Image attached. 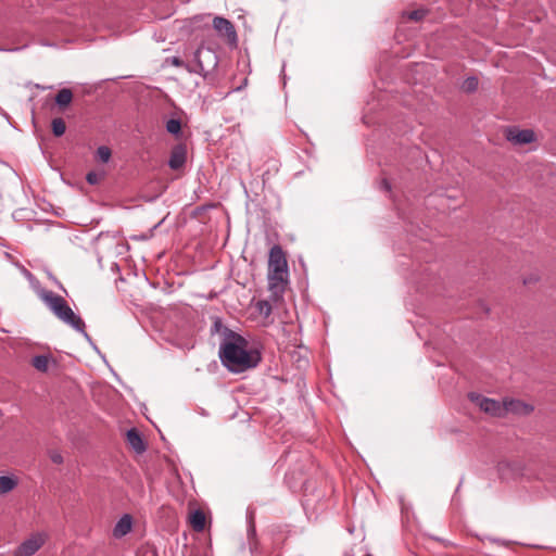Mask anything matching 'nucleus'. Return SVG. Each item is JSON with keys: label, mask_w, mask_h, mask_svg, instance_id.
I'll use <instances>...</instances> for the list:
<instances>
[{"label": "nucleus", "mask_w": 556, "mask_h": 556, "mask_svg": "<svg viewBox=\"0 0 556 556\" xmlns=\"http://www.w3.org/2000/svg\"><path fill=\"white\" fill-rule=\"evenodd\" d=\"M219 357L225 367L232 372H243L254 368L261 362V354L250 346L240 334L229 331L219 346Z\"/></svg>", "instance_id": "f257e3e1"}, {"label": "nucleus", "mask_w": 556, "mask_h": 556, "mask_svg": "<svg viewBox=\"0 0 556 556\" xmlns=\"http://www.w3.org/2000/svg\"><path fill=\"white\" fill-rule=\"evenodd\" d=\"M38 295L49 307V309L55 315V317H58L62 323L72 327L76 331L80 332L87 340L90 341V337L85 330L84 320L73 312L67 302L61 295L45 289L39 290Z\"/></svg>", "instance_id": "f03ea898"}, {"label": "nucleus", "mask_w": 556, "mask_h": 556, "mask_svg": "<svg viewBox=\"0 0 556 556\" xmlns=\"http://www.w3.org/2000/svg\"><path fill=\"white\" fill-rule=\"evenodd\" d=\"M218 64V58L216 53L201 45L193 54V61L191 66H187L189 73H195L206 77Z\"/></svg>", "instance_id": "7ed1b4c3"}, {"label": "nucleus", "mask_w": 556, "mask_h": 556, "mask_svg": "<svg viewBox=\"0 0 556 556\" xmlns=\"http://www.w3.org/2000/svg\"><path fill=\"white\" fill-rule=\"evenodd\" d=\"M469 399L477 406H479L481 410H483L492 416L501 417V416L505 415V407H504L503 402L501 403L500 401L484 397L478 393H470Z\"/></svg>", "instance_id": "20e7f679"}, {"label": "nucleus", "mask_w": 556, "mask_h": 556, "mask_svg": "<svg viewBox=\"0 0 556 556\" xmlns=\"http://www.w3.org/2000/svg\"><path fill=\"white\" fill-rule=\"evenodd\" d=\"M46 541V533H34L18 546L15 552V556H33L43 546Z\"/></svg>", "instance_id": "39448f33"}, {"label": "nucleus", "mask_w": 556, "mask_h": 556, "mask_svg": "<svg viewBox=\"0 0 556 556\" xmlns=\"http://www.w3.org/2000/svg\"><path fill=\"white\" fill-rule=\"evenodd\" d=\"M268 270L288 273V262L281 247L274 245L269 251Z\"/></svg>", "instance_id": "423d86ee"}, {"label": "nucleus", "mask_w": 556, "mask_h": 556, "mask_svg": "<svg viewBox=\"0 0 556 556\" xmlns=\"http://www.w3.org/2000/svg\"><path fill=\"white\" fill-rule=\"evenodd\" d=\"M506 139L515 144H527L535 140L534 131L531 129H519L517 127H508L505 130Z\"/></svg>", "instance_id": "0eeeda50"}, {"label": "nucleus", "mask_w": 556, "mask_h": 556, "mask_svg": "<svg viewBox=\"0 0 556 556\" xmlns=\"http://www.w3.org/2000/svg\"><path fill=\"white\" fill-rule=\"evenodd\" d=\"M213 27L218 34L224 35L230 42L237 41L235 26L229 20L222 16H215L213 18Z\"/></svg>", "instance_id": "6e6552de"}, {"label": "nucleus", "mask_w": 556, "mask_h": 556, "mask_svg": "<svg viewBox=\"0 0 556 556\" xmlns=\"http://www.w3.org/2000/svg\"><path fill=\"white\" fill-rule=\"evenodd\" d=\"M288 273H276L268 270V288L275 296H279L285 291Z\"/></svg>", "instance_id": "1a4fd4ad"}, {"label": "nucleus", "mask_w": 556, "mask_h": 556, "mask_svg": "<svg viewBox=\"0 0 556 556\" xmlns=\"http://www.w3.org/2000/svg\"><path fill=\"white\" fill-rule=\"evenodd\" d=\"M506 413H514L519 415H528L533 410V407L529 404L514 399H507L503 401Z\"/></svg>", "instance_id": "9d476101"}, {"label": "nucleus", "mask_w": 556, "mask_h": 556, "mask_svg": "<svg viewBox=\"0 0 556 556\" xmlns=\"http://www.w3.org/2000/svg\"><path fill=\"white\" fill-rule=\"evenodd\" d=\"M186 148L181 144H178L173 148L170 152V157L168 160V166L172 169H179L184 166L186 162Z\"/></svg>", "instance_id": "9b49d317"}, {"label": "nucleus", "mask_w": 556, "mask_h": 556, "mask_svg": "<svg viewBox=\"0 0 556 556\" xmlns=\"http://www.w3.org/2000/svg\"><path fill=\"white\" fill-rule=\"evenodd\" d=\"M132 528V518L130 515L126 514L116 522L113 528V536L115 539H121L128 534Z\"/></svg>", "instance_id": "f8f14e48"}, {"label": "nucleus", "mask_w": 556, "mask_h": 556, "mask_svg": "<svg viewBox=\"0 0 556 556\" xmlns=\"http://www.w3.org/2000/svg\"><path fill=\"white\" fill-rule=\"evenodd\" d=\"M127 442L132 447V450L138 454H141L146 451V445L141 438V434L135 428H131L127 431Z\"/></svg>", "instance_id": "ddd939ff"}, {"label": "nucleus", "mask_w": 556, "mask_h": 556, "mask_svg": "<svg viewBox=\"0 0 556 556\" xmlns=\"http://www.w3.org/2000/svg\"><path fill=\"white\" fill-rule=\"evenodd\" d=\"M208 16L210 15H198L188 21L187 27L192 31H210V23H208Z\"/></svg>", "instance_id": "4468645a"}, {"label": "nucleus", "mask_w": 556, "mask_h": 556, "mask_svg": "<svg viewBox=\"0 0 556 556\" xmlns=\"http://www.w3.org/2000/svg\"><path fill=\"white\" fill-rule=\"evenodd\" d=\"M52 358L50 355H36L31 358V365L40 372H46L49 369Z\"/></svg>", "instance_id": "2eb2a0df"}, {"label": "nucleus", "mask_w": 556, "mask_h": 556, "mask_svg": "<svg viewBox=\"0 0 556 556\" xmlns=\"http://www.w3.org/2000/svg\"><path fill=\"white\" fill-rule=\"evenodd\" d=\"M73 100V92L71 89L68 88H63L61 89L56 96H55V103L60 106V108H65L67 105H70V103L72 102Z\"/></svg>", "instance_id": "dca6fc26"}, {"label": "nucleus", "mask_w": 556, "mask_h": 556, "mask_svg": "<svg viewBox=\"0 0 556 556\" xmlns=\"http://www.w3.org/2000/svg\"><path fill=\"white\" fill-rule=\"evenodd\" d=\"M17 485V480L10 476H0V495L11 492Z\"/></svg>", "instance_id": "f3484780"}, {"label": "nucleus", "mask_w": 556, "mask_h": 556, "mask_svg": "<svg viewBox=\"0 0 556 556\" xmlns=\"http://www.w3.org/2000/svg\"><path fill=\"white\" fill-rule=\"evenodd\" d=\"M190 522L195 531H202L205 527V515L201 510H194L190 517Z\"/></svg>", "instance_id": "a211bd4d"}, {"label": "nucleus", "mask_w": 556, "mask_h": 556, "mask_svg": "<svg viewBox=\"0 0 556 556\" xmlns=\"http://www.w3.org/2000/svg\"><path fill=\"white\" fill-rule=\"evenodd\" d=\"M51 126L52 131L56 137H61L66 130L65 122L61 117L54 118L51 123Z\"/></svg>", "instance_id": "6ab92c4d"}, {"label": "nucleus", "mask_w": 556, "mask_h": 556, "mask_svg": "<svg viewBox=\"0 0 556 556\" xmlns=\"http://www.w3.org/2000/svg\"><path fill=\"white\" fill-rule=\"evenodd\" d=\"M111 150L106 146H101L97 149L96 156L102 163H108L111 159Z\"/></svg>", "instance_id": "aec40b11"}, {"label": "nucleus", "mask_w": 556, "mask_h": 556, "mask_svg": "<svg viewBox=\"0 0 556 556\" xmlns=\"http://www.w3.org/2000/svg\"><path fill=\"white\" fill-rule=\"evenodd\" d=\"M166 130L172 135H179L181 131V123L179 119L170 118L166 123Z\"/></svg>", "instance_id": "412c9836"}, {"label": "nucleus", "mask_w": 556, "mask_h": 556, "mask_svg": "<svg viewBox=\"0 0 556 556\" xmlns=\"http://www.w3.org/2000/svg\"><path fill=\"white\" fill-rule=\"evenodd\" d=\"M478 85H479L478 79L476 77L471 76L464 80L462 88H463V90H465L467 92H472V91L477 90Z\"/></svg>", "instance_id": "4be33fe9"}, {"label": "nucleus", "mask_w": 556, "mask_h": 556, "mask_svg": "<svg viewBox=\"0 0 556 556\" xmlns=\"http://www.w3.org/2000/svg\"><path fill=\"white\" fill-rule=\"evenodd\" d=\"M425 15H426V10H424V9L414 10L407 14L409 20L416 21V22L422 20L425 17Z\"/></svg>", "instance_id": "5701e85b"}, {"label": "nucleus", "mask_w": 556, "mask_h": 556, "mask_svg": "<svg viewBox=\"0 0 556 556\" xmlns=\"http://www.w3.org/2000/svg\"><path fill=\"white\" fill-rule=\"evenodd\" d=\"M102 178V175L96 173V172H89L86 176V180L90 185H97Z\"/></svg>", "instance_id": "b1692460"}, {"label": "nucleus", "mask_w": 556, "mask_h": 556, "mask_svg": "<svg viewBox=\"0 0 556 556\" xmlns=\"http://www.w3.org/2000/svg\"><path fill=\"white\" fill-rule=\"evenodd\" d=\"M258 309H260V313L265 315V316H269L270 313H271V306L268 302L266 301H261L258 302Z\"/></svg>", "instance_id": "393cba45"}, {"label": "nucleus", "mask_w": 556, "mask_h": 556, "mask_svg": "<svg viewBox=\"0 0 556 556\" xmlns=\"http://www.w3.org/2000/svg\"><path fill=\"white\" fill-rule=\"evenodd\" d=\"M168 61L170 62L172 65L177 66V67H184L186 70H187V66H191V63H186L178 56H172L168 59Z\"/></svg>", "instance_id": "a878e982"}, {"label": "nucleus", "mask_w": 556, "mask_h": 556, "mask_svg": "<svg viewBox=\"0 0 556 556\" xmlns=\"http://www.w3.org/2000/svg\"><path fill=\"white\" fill-rule=\"evenodd\" d=\"M22 273L30 283L38 282L35 276L25 267L22 268Z\"/></svg>", "instance_id": "bb28decb"}, {"label": "nucleus", "mask_w": 556, "mask_h": 556, "mask_svg": "<svg viewBox=\"0 0 556 556\" xmlns=\"http://www.w3.org/2000/svg\"><path fill=\"white\" fill-rule=\"evenodd\" d=\"M50 458L51 460L54 463V464H62L63 463V457L60 453L58 452H53L50 454Z\"/></svg>", "instance_id": "cd10ccee"}, {"label": "nucleus", "mask_w": 556, "mask_h": 556, "mask_svg": "<svg viewBox=\"0 0 556 556\" xmlns=\"http://www.w3.org/2000/svg\"><path fill=\"white\" fill-rule=\"evenodd\" d=\"M248 535H249V538H252L255 535V526L252 521V518L249 521Z\"/></svg>", "instance_id": "c85d7f7f"}, {"label": "nucleus", "mask_w": 556, "mask_h": 556, "mask_svg": "<svg viewBox=\"0 0 556 556\" xmlns=\"http://www.w3.org/2000/svg\"><path fill=\"white\" fill-rule=\"evenodd\" d=\"M380 188L383 189L384 191H390L391 185L387 179H383L380 184Z\"/></svg>", "instance_id": "c756f323"}, {"label": "nucleus", "mask_w": 556, "mask_h": 556, "mask_svg": "<svg viewBox=\"0 0 556 556\" xmlns=\"http://www.w3.org/2000/svg\"><path fill=\"white\" fill-rule=\"evenodd\" d=\"M538 280H539L538 276H529L528 278H525L523 283L525 285H530V283H533V282H535Z\"/></svg>", "instance_id": "7c9ffc66"}, {"label": "nucleus", "mask_w": 556, "mask_h": 556, "mask_svg": "<svg viewBox=\"0 0 556 556\" xmlns=\"http://www.w3.org/2000/svg\"><path fill=\"white\" fill-rule=\"evenodd\" d=\"M175 344L178 345L179 348H186V349H191L193 346V344L191 342H186V343L175 342Z\"/></svg>", "instance_id": "2f4dec72"}, {"label": "nucleus", "mask_w": 556, "mask_h": 556, "mask_svg": "<svg viewBox=\"0 0 556 556\" xmlns=\"http://www.w3.org/2000/svg\"><path fill=\"white\" fill-rule=\"evenodd\" d=\"M460 484H462V482H460V483L458 484V486L456 488V492H458V491H459Z\"/></svg>", "instance_id": "473e14b6"}, {"label": "nucleus", "mask_w": 556, "mask_h": 556, "mask_svg": "<svg viewBox=\"0 0 556 556\" xmlns=\"http://www.w3.org/2000/svg\"><path fill=\"white\" fill-rule=\"evenodd\" d=\"M20 48L11 49L10 51H18Z\"/></svg>", "instance_id": "72a5a7b5"}]
</instances>
